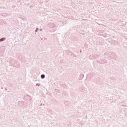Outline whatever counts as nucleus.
Segmentation results:
<instances>
[{"instance_id":"obj_1","label":"nucleus","mask_w":127,"mask_h":127,"mask_svg":"<svg viewBox=\"0 0 127 127\" xmlns=\"http://www.w3.org/2000/svg\"><path fill=\"white\" fill-rule=\"evenodd\" d=\"M45 75H44V74H42V75H41V78H42V79H43L44 78H45Z\"/></svg>"},{"instance_id":"obj_2","label":"nucleus","mask_w":127,"mask_h":127,"mask_svg":"<svg viewBox=\"0 0 127 127\" xmlns=\"http://www.w3.org/2000/svg\"><path fill=\"white\" fill-rule=\"evenodd\" d=\"M3 40H4V39H3V38L0 39V41H3Z\"/></svg>"}]
</instances>
